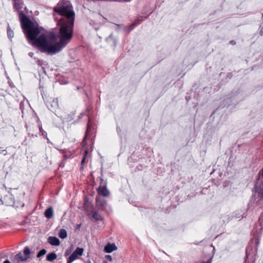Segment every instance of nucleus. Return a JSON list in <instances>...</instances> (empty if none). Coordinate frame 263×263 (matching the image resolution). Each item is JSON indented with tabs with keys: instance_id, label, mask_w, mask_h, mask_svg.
Wrapping results in <instances>:
<instances>
[{
	"instance_id": "nucleus-17",
	"label": "nucleus",
	"mask_w": 263,
	"mask_h": 263,
	"mask_svg": "<svg viewBox=\"0 0 263 263\" xmlns=\"http://www.w3.org/2000/svg\"><path fill=\"white\" fill-rule=\"evenodd\" d=\"M24 253L25 254V256L27 257L28 259L29 257V254H30V251L28 247L25 248L24 250Z\"/></svg>"
},
{
	"instance_id": "nucleus-3",
	"label": "nucleus",
	"mask_w": 263,
	"mask_h": 263,
	"mask_svg": "<svg viewBox=\"0 0 263 263\" xmlns=\"http://www.w3.org/2000/svg\"><path fill=\"white\" fill-rule=\"evenodd\" d=\"M84 249L83 248H77L76 250L71 254L69 257L67 263H71L73 261L76 260L82 255Z\"/></svg>"
},
{
	"instance_id": "nucleus-12",
	"label": "nucleus",
	"mask_w": 263,
	"mask_h": 263,
	"mask_svg": "<svg viewBox=\"0 0 263 263\" xmlns=\"http://www.w3.org/2000/svg\"><path fill=\"white\" fill-rule=\"evenodd\" d=\"M15 258L18 261H25L27 259V257L24 256L21 253H19L15 255Z\"/></svg>"
},
{
	"instance_id": "nucleus-7",
	"label": "nucleus",
	"mask_w": 263,
	"mask_h": 263,
	"mask_svg": "<svg viewBox=\"0 0 263 263\" xmlns=\"http://www.w3.org/2000/svg\"><path fill=\"white\" fill-rule=\"evenodd\" d=\"M48 242L52 246H58L60 244L59 239L55 237L50 236L48 239Z\"/></svg>"
},
{
	"instance_id": "nucleus-23",
	"label": "nucleus",
	"mask_w": 263,
	"mask_h": 263,
	"mask_svg": "<svg viewBox=\"0 0 263 263\" xmlns=\"http://www.w3.org/2000/svg\"><path fill=\"white\" fill-rule=\"evenodd\" d=\"M105 257H106V258L107 260H109V261H112V257H111L110 255H106V256H105Z\"/></svg>"
},
{
	"instance_id": "nucleus-28",
	"label": "nucleus",
	"mask_w": 263,
	"mask_h": 263,
	"mask_svg": "<svg viewBox=\"0 0 263 263\" xmlns=\"http://www.w3.org/2000/svg\"><path fill=\"white\" fill-rule=\"evenodd\" d=\"M260 34L261 35H263V28L261 29V30H260Z\"/></svg>"
},
{
	"instance_id": "nucleus-32",
	"label": "nucleus",
	"mask_w": 263,
	"mask_h": 263,
	"mask_svg": "<svg viewBox=\"0 0 263 263\" xmlns=\"http://www.w3.org/2000/svg\"><path fill=\"white\" fill-rule=\"evenodd\" d=\"M85 153H86V154H87V151H85Z\"/></svg>"
},
{
	"instance_id": "nucleus-4",
	"label": "nucleus",
	"mask_w": 263,
	"mask_h": 263,
	"mask_svg": "<svg viewBox=\"0 0 263 263\" xmlns=\"http://www.w3.org/2000/svg\"><path fill=\"white\" fill-rule=\"evenodd\" d=\"M117 247L115 243H108L105 247L104 251L105 252L110 253L114 251L117 250Z\"/></svg>"
},
{
	"instance_id": "nucleus-22",
	"label": "nucleus",
	"mask_w": 263,
	"mask_h": 263,
	"mask_svg": "<svg viewBox=\"0 0 263 263\" xmlns=\"http://www.w3.org/2000/svg\"><path fill=\"white\" fill-rule=\"evenodd\" d=\"M129 26V27H130V29H133L137 26V24H136L135 23H133Z\"/></svg>"
},
{
	"instance_id": "nucleus-19",
	"label": "nucleus",
	"mask_w": 263,
	"mask_h": 263,
	"mask_svg": "<svg viewBox=\"0 0 263 263\" xmlns=\"http://www.w3.org/2000/svg\"><path fill=\"white\" fill-rule=\"evenodd\" d=\"M258 195L260 199L263 201V185H262L259 191H258Z\"/></svg>"
},
{
	"instance_id": "nucleus-21",
	"label": "nucleus",
	"mask_w": 263,
	"mask_h": 263,
	"mask_svg": "<svg viewBox=\"0 0 263 263\" xmlns=\"http://www.w3.org/2000/svg\"><path fill=\"white\" fill-rule=\"evenodd\" d=\"M144 21L143 18H137L134 23L137 24V25H140Z\"/></svg>"
},
{
	"instance_id": "nucleus-33",
	"label": "nucleus",
	"mask_w": 263,
	"mask_h": 263,
	"mask_svg": "<svg viewBox=\"0 0 263 263\" xmlns=\"http://www.w3.org/2000/svg\"><path fill=\"white\" fill-rule=\"evenodd\" d=\"M262 175H263V168H262Z\"/></svg>"
},
{
	"instance_id": "nucleus-25",
	"label": "nucleus",
	"mask_w": 263,
	"mask_h": 263,
	"mask_svg": "<svg viewBox=\"0 0 263 263\" xmlns=\"http://www.w3.org/2000/svg\"><path fill=\"white\" fill-rule=\"evenodd\" d=\"M33 55H34V53L32 52H30L28 53V55L31 57V58H33Z\"/></svg>"
},
{
	"instance_id": "nucleus-11",
	"label": "nucleus",
	"mask_w": 263,
	"mask_h": 263,
	"mask_svg": "<svg viewBox=\"0 0 263 263\" xmlns=\"http://www.w3.org/2000/svg\"><path fill=\"white\" fill-rule=\"evenodd\" d=\"M57 258V255L55 253H51L47 256V260L49 261H52Z\"/></svg>"
},
{
	"instance_id": "nucleus-2",
	"label": "nucleus",
	"mask_w": 263,
	"mask_h": 263,
	"mask_svg": "<svg viewBox=\"0 0 263 263\" xmlns=\"http://www.w3.org/2000/svg\"><path fill=\"white\" fill-rule=\"evenodd\" d=\"M53 10L61 16L60 18L55 17L57 25L55 28L60 31L61 34L65 35L71 40L73 37L76 15L72 4L68 0H60Z\"/></svg>"
},
{
	"instance_id": "nucleus-16",
	"label": "nucleus",
	"mask_w": 263,
	"mask_h": 263,
	"mask_svg": "<svg viewBox=\"0 0 263 263\" xmlns=\"http://www.w3.org/2000/svg\"><path fill=\"white\" fill-rule=\"evenodd\" d=\"M92 217L95 219L97 220H99L102 219L101 216L98 212H93L92 213Z\"/></svg>"
},
{
	"instance_id": "nucleus-15",
	"label": "nucleus",
	"mask_w": 263,
	"mask_h": 263,
	"mask_svg": "<svg viewBox=\"0 0 263 263\" xmlns=\"http://www.w3.org/2000/svg\"><path fill=\"white\" fill-rule=\"evenodd\" d=\"M7 35L9 39H11L14 36L13 31L11 30L10 26L8 25L7 28Z\"/></svg>"
},
{
	"instance_id": "nucleus-18",
	"label": "nucleus",
	"mask_w": 263,
	"mask_h": 263,
	"mask_svg": "<svg viewBox=\"0 0 263 263\" xmlns=\"http://www.w3.org/2000/svg\"><path fill=\"white\" fill-rule=\"evenodd\" d=\"M46 253V250L45 249H42L37 253L36 256L37 257L40 258L44 256Z\"/></svg>"
},
{
	"instance_id": "nucleus-13",
	"label": "nucleus",
	"mask_w": 263,
	"mask_h": 263,
	"mask_svg": "<svg viewBox=\"0 0 263 263\" xmlns=\"http://www.w3.org/2000/svg\"><path fill=\"white\" fill-rule=\"evenodd\" d=\"M93 2H130L131 0H90Z\"/></svg>"
},
{
	"instance_id": "nucleus-20",
	"label": "nucleus",
	"mask_w": 263,
	"mask_h": 263,
	"mask_svg": "<svg viewBox=\"0 0 263 263\" xmlns=\"http://www.w3.org/2000/svg\"><path fill=\"white\" fill-rule=\"evenodd\" d=\"M36 63L38 65L41 66L43 68L44 67V66L45 65H46V62L43 61H41V60H37L36 61Z\"/></svg>"
},
{
	"instance_id": "nucleus-10",
	"label": "nucleus",
	"mask_w": 263,
	"mask_h": 263,
	"mask_svg": "<svg viewBox=\"0 0 263 263\" xmlns=\"http://www.w3.org/2000/svg\"><path fill=\"white\" fill-rule=\"evenodd\" d=\"M45 216L47 218H51L53 216V209L51 207H49L48 208L45 212Z\"/></svg>"
},
{
	"instance_id": "nucleus-9",
	"label": "nucleus",
	"mask_w": 263,
	"mask_h": 263,
	"mask_svg": "<svg viewBox=\"0 0 263 263\" xmlns=\"http://www.w3.org/2000/svg\"><path fill=\"white\" fill-rule=\"evenodd\" d=\"M112 41V43H113V44H114V46L115 47H116V45H117V39L113 35V34L111 33L110 34L106 39V41L107 42H109L110 41Z\"/></svg>"
},
{
	"instance_id": "nucleus-8",
	"label": "nucleus",
	"mask_w": 263,
	"mask_h": 263,
	"mask_svg": "<svg viewBox=\"0 0 263 263\" xmlns=\"http://www.w3.org/2000/svg\"><path fill=\"white\" fill-rule=\"evenodd\" d=\"M98 191L99 194L103 196H107L109 194V192L106 186H100Z\"/></svg>"
},
{
	"instance_id": "nucleus-30",
	"label": "nucleus",
	"mask_w": 263,
	"mask_h": 263,
	"mask_svg": "<svg viewBox=\"0 0 263 263\" xmlns=\"http://www.w3.org/2000/svg\"><path fill=\"white\" fill-rule=\"evenodd\" d=\"M102 263H107V262L105 260H104Z\"/></svg>"
},
{
	"instance_id": "nucleus-5",
	"label": "nucleus",
	"mask_w": 263,
	"mask_h": 263,
	"mask_svg": "<svg viewBox=\"0 0 263 263\" xmlns=\"http://www.w3.org/2000/svg\"><path fill=\"white\" fill-rule=\"evenodd\" d=\"M96 202L97 206L101 210H104L107 205L106 201L104 199H101L100 197L96 198Z\"/></svg>"
},
{
	"instance_id": "nucleus-27",
	"label": "nucleus",
	"mask_w": 263,
	"mask_h": 263,
	"mask_svg": "<svg viewBox=\"0 0 263 263\" xmlns=\"http://www.w3.org/2000/svg\"><path fill=\"white\" fill-rule=\"evenodd\" d=\"M3 263H11V262L9 260L7 259L5 261H4V262Z\"/></svg>"
},
{
	"instance_id": "nucleus-29",
	"label": "nucleus",
	"mask_w": 263,
	"mask_h": 263,
	"mask_svg": "<svg viewBox=\"0 0 263 263\" xmlns=\"http://www.w3.org/2000/svg\"><path fill=\"white\" fill-rule=\"evenodd\" d=\"M85 158L84 157V158L82 159V163H83L84 162V161H85Z\"/></svg>"
},
{
	"instance_id": "nucleus-31",
	"label": "nucleus",
	"mask_w": 263,
	"mask_h": 263,
	"mask_svg": "<svg viewBox=\"0 0 263 263\" xmlns=\"http://www.w3.org/2000/svg\"><path fill=\"white\" fill-rule=\"evenodd\" d=\"M203 263H210V262H203Z\"/></svg>"
},
{
	"instance_id": "nucleus-6",
	"label": "nucleus",
	"mask_w": 263,
	"mask_h": 263,
	"mask_svg": "<svg viewBox=\"0 0 263 263\" xmlns=\"http://www.w3.org/2000/svg\"><path fill=\"white\" fill-rule=\"evenodd\" d=\"M23 5L24 3L22 0H13L14 8L18 12L19 14L21 11L20 9L23 8ZM22 11L23 12V11Z\"/></svg>"
},
{
	"instance_id": "nucleus-24",
	"label": "nucleus",
	"mask_w": 263,
	"mask_h": 263,
	"mask_svg": "<svg viewBox=\"0 0 263 263\" xmlns=\"http://www.w3.org/2000/svg\"><path fill=\"white\" fill-rule=\"evenodd\" d=\"M133 29H130V27H129V26H128L125 29V31H127L128 32H130V31H132Z\"/></svg>"
},
{
	"instance_id": "nucleus-14",
	"label": "nucleus",
	"mask_w": 263,
	"mask_h": 263,
	"mask_svg": "<svg viewBox=\"0 0 263 263\" xmlns=\"http://www.w3.org/2000/svg\"><path fill=\"white\" fill-rule=\"evenodd\" d=\"M59 236L62 239L65 238L67 236L66 231L64 229H61Z\"/></svg>"
},
{
	"instance_id": "nucleus-26",
	"label": "nucleus",
	"mask_w": 263,
	"mask_h": 263,
	"mask_svg": "<svg viewBox=\"0 0 263 263\" xmlns=\"http://www.w3.org/2000/svg\"><path fill=\"white\" fill-rule=\"evenodd\" d=\"M230 43L232 45H234L236 44V42L235 41H233V40L231 41Z\"/></svg>"
},
{
	"instance_id": "nucleus-1",
	"label": "nucleus",
	"mask_w": 263,
	"mask_h": 263,
	"mask_svg": "<svg viewBox=\"0 0 263 263\" xmlns=\"http://www.w3.org/2000/svg\"><path fill=\"white\" fill-rule=\"evenodd\" d=\"M20 18L21 26L29 42L36 47L42 52L52 55L60 51L70 41L57 29L54 28L48 35L40 33V30L37 23H33L26 15L21 11Z\"/></svg>"
}]
</instances>
